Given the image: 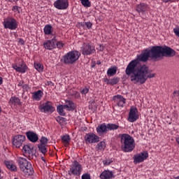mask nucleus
<instances>
[{"mask_svg": "<svg viewBox=\"0 0 179 179\" xmlns=\"http://www.w3.org/2000/svg\"><path fill=\"white\" fill-rule=\"evenodd\" d=\"M176 50L167 45H155L150 49H145L136 59L131 60L125 69V73L130 78L131 82L143 85L148 79L155 78V73H149V66L146 64H140L139 62H148L152 59L155 62L163 57H175Z\"/></svg>", "mask_w": 179, "mask_h": 179, "instance_id": "f257e3e1", "label": "nucleus"}, {"mask_svg": "<svg viewBox=\"0 0 179 179\" xmlns=\"http://www.w3.org/2000/svg\"><path fill=\"white\" fill-rule=\"evenodd\" d=\"M122 150L125 153H131L135 149V140L129 134H120Z\"/></svg>", "mask_w": 179, "mask_h": 179, "instance_id": "f03ea898", "label": "nucleus"}, {"mask_svg": "<svg viewBox=\"0 0 179 179\" xmlns=\"http://www.w3.org/2000/svg\"><path fill=\"white\" fill-rule=\"evenodd\" d=\"M80 58V53L78 50H71L63 55L61 62L64 65H73Z\"/></svg>", "mask_w": 179, "mask_h": 179, "instance_id": "7ed1b4c3", "label": "nucleus"}, {"mask_svg": "<svg viewBox=\"0 0 179 179\" xmlns=\"http://www.w3.org/2000/svg\"><path fill=\"white\" fill-rule=\"evenodd\" d=\"M3 26L4 29H8V30H16L19 27V22L15 17L8 16L3 19Z\"/></svg>", "mask_w": 179, "mask_h": 179, "instance_id": "20e7f679", "label": "nucleus"}, {"mask_svg": "<svg viewBox=\"0 0 179 179\" xmlns=\"http://www.w3.org/2000/svg\"><path fill=\"white\" fill-rule=\"evenodd\" d=\"M82 164L75 160L73 162L72 164L70 165V169L68 171L69 176H74L76 177H80L82 173Z\"/></svg>", "mask_w": 179, "mask_h": 179, "instance_id": "39448f33", "label": "nucleus"}, {"mask_svg": "<svg viewBox=\"0 0 179 179\" xmlns=\"http://www.w3.org/2000/svg\"><path fill=\"white\" fill-rule=\"evenodd\" d=\"M38 108L44 114H52L55 111V107H54L52 102L50 101H47L45 103L39 106Z\"/></svg>", "mask_w": 179, "mask_h": 179, "instance_id": "423d86ee", "label": "nucleus"}, {"mask_svg": "<svg viewBox=\"0 0 179 179\" xmlns=\"http://www.w3.org/2000/svg\"><path fill=\"white\" fill-rule=\"evenodd\" d=\"M81 52L83 55H92L96 52V49L94 45L90 42L83 43L81 47Z\"/></svg>", "mask_w": 179, "mask_h": 179, "instance_id": "0eeeda50", "label": "nucleus"}, {"mask_svg": "<svg viewBox=\"0 0 179 179\" xmlns=\"http://www.w3.org/2000/svg\"><path fill=\"white\" fill-rule=\"evenodd\" d=\"M149 10V5L146 3H140L136 6V12H138L140 17L143 19L146 16V12Z\"/></svg>", "mask_w": 179, "mask_h": 179, "instance_id": "6e6552de", "label": "nucleus"}, {"mask_svg": "<svg viewBox=\"0 0 179 179\" xmlns=\"http://www.w3.org/2000/svg\"><path fill=\"white\" fill-rule=\"evenodd\" d=\"M149 157V153L147 151L141 152L138 154L134 155L133 157L134 164H139L143 163Z\"/></svg>", "mask_w": 179, "mask_h": 179, "instance_id": "1a4fd4ad", "label": "nucleus"}, {"mask_svg": "<svg viewBox=\"0 0 179 179\" xmlns=\"http://www.w3.org/2000/svg\"><path fill=\"white\" fill-rule=\"evenodd\" d=\"M84 139L87 145H89L90 143H98V142H100V137L92 132L85 134Z\"/></svg>", "mask_w": 179, "mask_h": 179, "instance_id": "9d476101", "label": "nucleus"}, {"mask_svg": "<svg viewBox=\"0 0 179 179\" xmlns=\"http://www.w3.org/2000/svg\"><path fill=\"white\" fill-rule=\"evenodd\" d=\"M12 68L20 73H26V71H27V65L23 60L19 62L18 64H13Z\"/></svg>", "mask_w": 179, "mask_h": 179, "instance_id": "9b49d317", "label": "nucleus"}, {"mask_svg": "<svg viewBox=\"0 0 179 179\" xmlns=\"http://www.w3.org/2000/svg\"><path fill=\"white\" fill-rule=\"evenodd\" d=\"M26 141V136L24 135H15L13 137L12 143L14 148H19L22 145H23V142Z\"/></svg>", "mask_w": 179, "mask_h": 179, "instance_id": "f8f14e48", "label": "nucleus"}, {"mask_svg": "<svg viewBox=\"0 0 179 179\" xmlns=\"http://www.w3.org/2000/svg\"><path fill=\"white\" fill-rule=\"evenodd\" d=\"M139 120V114H138V108L134 106H131L129 110L128 122H135Z\"/></svg>", "mask_w": 179, "mask_h": 179, "instance_id": "ddd939ff", "label": "nucleus"}, {"mask_svg": "<svg viewBox=\"0 0 179 179\" xmlns=\"http://www.w3.org/2000/svg\"><path fill=\"white\" fill-rule=\"evenodd\" d=\"M53 5L58 10H66L67 8H69V1L68 0H56Z\"/></svg>", "mask_w": 179, "mask_h": 179, "instance_id": "4468645a", "label": "nucleus"}, {"mask_svg": "<svg viewBox=\"0 0 179 179\" xmlns=\"http://www.w3.org/2000/svg\"><path fill=\"white\" fill-rule=\"evenodd\" d=\"M16 162L20 167V170H24V166H27V167L30 169H31V163H30L26 158H23L22 157H18L16 159Z\"/></svg>", "mask_w": 179, "mask_h": 179, "instance_id": "2eb2a0df", "label": "nucleus"}, {"mask_svg": "<svg viewBox=\"0 0 179 179\" xmlns=\"http://www.w3.org/2000/svg\"><path fill=\"white\" fill-rule=\"evenodd\" d=\"M113 101H114L117 107L124 108L127 103V99L124 98L122 95L117 94L113 96Z\"/></svg>", "mask_w": 179, "mask_h": 179, "instance_id": "dca6fc26", "label": "nucleus"}, {"mask_svg": "<svg viewBox=\"0 0 179 179\" xmlns=\"http://www.w3.org/2000/svg\"><path fill=\"white\" fill-rule=\"evenodd\" d=\"M22 152L26 157H28L29 160H32L34 157V153L33 152V148L29 145H24L22 148Z\"/></svg>", "mask_w": 179, "mask_h": 179, "instance_id": "f3484780", "label": "nucleus"}, {"mask_svg": "<svg viewBox=\"0 0 179 179\" xmlns=\"http://www.w3.org/2000/svg\"><path fill=\"white\" fill-rule=\"evenodd\" d=\"M25 135L30 142L32 143H36L38 141V135L36 134L34 131H29L25 133Z\"/></svg>", "mask_w": 179, "mask_h": 179, "instance_id": "a211bd4d", "label": "nucleus"}, {"mask_svg": "<svg viewBox=\"0 0 179 179\" xmlns=\"http://www.w3.org/2000/svg\"><path fill=\"white\" fill-rule=\"evenodd\" d=\"M108 131V126L106 123H102L99 124L96 127V132L98 135H103V134H107Z\"/></svg>", "mask_w": 179, "mask_h": 179, "instance_id": "6ab92c4d", "label": "nucleus"}, {"mask_svg": "<svg viewBox=\"0 0 179 179\" xmlns=\"http://www.w3.org/2000/svg\"><path fill=\"white\" fill-rule=\"evenodd\" d=\"M114 173L110 170L103 171L99 176L101 179H112L114 178Z\"/></svg>", "mask_w": 179, "mask_h": 179, "instance_id": "aec40b11", "label": "nucleus"}, {"mask_svg": "<svg viewBox=\"0 0 179 179\" xmlns=\"http://www.w3.org/2000/svg\"><path fill=\"white\" fill-rule=\"evenodd\" d=\"M64 107H65L66 111H74V110H76V106L71 100H65Z\"/></svg>", "mask_w": 179, "mask_h": 179, "instance_id": "412c9836", "label": "nucleus"}, {"mask_svg": "<svg viewBox=\"0 0 179 179\" xmlns=\"http://www.w3.org/2000/svg\"><path fill=\"white\" fill-rule=\"evenodd\" d=\"M43 33L45 36H55L54 28L52 24H46L43 28Z\"/></svg>", "mask_w": 179, "mask_h": 179, "instance_id": "4be33fe9", "label": "nucleus"}, {"mask_svg": "<svg viewBox=\"0 0 179 179\" xmlns=\"http://www.w3.org/2000/svg\"><path fill=\"white\" fill-rule=\"evenodd\" d=\"M20 171H22V174L24 175L25 177H29L34 174V169H33V166L31 165V164L30 169H29V167H27V165H25L24 166V170H20Z\"/></svg>", "mask_w": 179, "mask_h": 179, "instance_id": "5701e85b", "label": "nucleus"}, {"mask_svg": "<svg viewBox=\"0 0 179 179\" xmlns=\"http://www.w3.org/2000/svg\"><path fill=\"white\" fill-rule=\"evenodd\" d=\"M43 47L45 50H48V51H52V50L55 48V42L48 40L43 43Z\"/></svg>", "mask_w": 179, "mask_h": 179, "instance_id": "b1692460", "label": "nucleus"}, {"mask_svg": "<svg viewBox=\"0 0 179 179\" xmlns=\"http://www.w3.org/2000/svg\"><path fill=\"white\" fill-rule=\"evenodd\" d=\"M44 95V92L41 90L32 92V99L34 101H40L41 99H43V96Z\"/></svg>", "mask_w": 179, "mask_h": 179, "instance_id": "393cba45", "label": "nucleus"}, {"mask_svg": "<svg viewBox=\"0 0 179 179\" xmlns=\"http://www.w3.org/2000/svg\"><path fill=\"white\" fill-rule=\"evenodd\" d=\"M4 164H5L6 167L8 170H10V171H13V172L17 171V167L16 166V165H15V164H13L12 162L4 161Z\"/></svg>", "mask_w": 179, "mask_h": 179, "instance_id": "a878e982", "label": "nucleus"}, {"mask_svg": "<svg viewBox=\"0 0 179 179\" xmlns=\"http://www.w3.org/2000/svg\"><path fill=\"white\" fill-rule=\"evenodd\" d=\"M117 66H113L111 67H110L108 71H107V76L111 77V76H114V75L117 74Z\"/></svg>", "mask_w": 179, "mask_h": 179, "instance_id": "bb28decb", "label": "nucleus"}, {"mask_svg": "<svg viewBox=\"0 0 179 179\" xmlns=\"http://www.w3.org/2000/svg\"><path fill=\"white\" fill-rule=\"evenodd\" d=\"M66 108L64 105H59L57 106V112L58 113L59 115L62 117H65L66 115V113H65Z\"/></svg>", "mask_w": 179, "mask_h": 179, "instance_id": "cd10ccee", "label": "nucleus"}, {"mask_svg": "<svg viewBox=\"0 0 179 179\" xmlns=\"http://www.w3.org/2000/svg\"><path fill=\"white\" fill-rule=\"evenodd\" d=\"M9 104H13V106H20L22 102H20V99L16 96H12L9 100Z\"/></svg>", "mask_w": 179, "mask_h": 179, "instance_id": "c85d7f7f", "label": "nucleus"}, {"mask_svg": "<svg viewBox=\"0 0 179 179\" xmlns=\"http://www.w3.org/2000/svg\"><path fill=\"white\" fill-rule=\"evenodd\" d=\"M62 142L64 144L65 146H68L71 142V137L69 135H64L62 136Z\"/></svg>", "mask_w": 179, "mask_h": 179, "instance_id": "c756f323", "label": "nucleus"}, {"mask_svg": "<svg viewBox=\"0 0 179 179\" xmlns=\"http://www.w3.org/2000/svg\"><path fill=\"white\" fill-rule=\"evenodd\" d=\"M34 65L38 72H43V71H44V66H43L41 63L35 62Z\"/></svg>", "mask_w": 179, "mask_h": 179, "instance_id": "7c9ffc66", "label": "nucleus"}, {"mask_svg": "<svg viewBox=\"0 0 179 179\" xmlns=\"http://www.w3.org/2000/svg\"><path fill=\"white\" fill-rule=\"evenodd\" d=\"M119 128L120 126L118 124L113 123L108 124V131H116V129H118Z\"/></svg>", "mask_w": 179, "mask_h": 179, "instance_id": "2f4dec72", "label": "nucleus"}, {"mask_svg": "<svg viewBox=\"0 0 179 179\" xmlns=\"http://www.w3.org/2000/svg\"><path fill=\"white\" fill-rule=\"evenodd\" d=\"M38 150H40V152H41V153H43V155H45V153H47V152H48V150H47V148L45 147V144H38Z\"/></svg>", "mask_w": 179, "mask_h": 179, "instance_id": "473e14b6", "label": "nucleus"}, {"mask_svg": "<svg viewBox=\"0 0 179 179\" xmlns=\"http://www.w3.org/2000/svg\"><path fill=\"white\" fill-rule=\"evenodd\" d=\"M118 82H120V78L118 77H114L113 78H110L109 79V85H110V86H114V85H117V83H118Z\"/></svg>", "mask_w": 179, "mask_h": 179, "instance_id": "72a5a7b5", "label": "nucleus"}, {"mask_svg": "<svg viewBox=\"0 0 179 179\" xmlns=\"http://www.w3.org/2000/svg\"><path fill=\"white\" fill-rule=\"evenodd\" d=\"M82 6H85V8H90L92 6V3L89 0H80Z\"/></svg>", "mask_w": 179, "mask_h": 179, "instance_id": "f704fd0d", "label": "nucleus"}, {"mask_svg": "<svg viewBox=\"0 0 179 179\" xmlns=\"http://www.w3.org/2000/svg\"><path fill=\"white\" fill-rule=\"evenodd\" d=\"M97 146L99 150H104L106 149V142L101 141L97 144Z\"/></svg>", "mask_w": 179, "mask_h": 179, "instance_id": "c9c22d12", "label": "nucleus"}, {"mask_svg": "<svg viewBox=\"0 0 179 179\" xmlns=\"http://www.w3.org/2000/svg\"><path fill=\"white\" fill-rule=\"evenodd\" d=\"M113 162H114L113 158L106 159L105 160L103 161V166H110V164H111V163H113Z\"/></svg>", "mask_w": 179, "mask_h": 179, "instance_id": "e433bc0d", "label": "nucleus"}, {"mask_svg": "<svg viewBox=\"0 0 179 179\" xmlns=\"http://www.w3.org/2000/svg\"><path fill=\"white\" fill-rule=\"evenodd\" d=\"M65 46V43L62 42V41H59L56 43V47L58 48V50H62L64 47Z\"/></svg>", "mask_w": 179, "mask_h": 179, "instance_id": "4c0bfd02", "label": "nucleus"}, {"mask_svg": "<svg viewBox=\"0 0 179 179\" xmlns=\"http://www.w3.org/2000/svg\"><path fill=\"white\" fill-rule=\"evenodd\" d=\"M85 25L86 26L87 29H88V30H90V29L93 27V24H92L90 22H85L84 24H81L83 27H85Z\"/></svg>", "mask_w": 179, "mask_h": 179, "instance_id": "58836bf2", "label": "nucleus"}, {"mask_svg": "<svg viewBox=\"0 0 179 179\" xmlns=\"http://www.w3.org/2000/svg\"><path fill=\"white\" fill-rule=\"evenodd\" d=\"M48 143V138L47 137L42 136L40 139V143L41 145H47Z\"/></svg>", "mask_w": 179, "mask_h": 179, "instance_id": "ea45409f", "label": "nucleus"}, {"mask_svg": "<svg viewBox=\"0 0 179 179\" xmlns=\"http://www.w3.org/2000/svg\"><path fill=\"white\" fill-rule=\"evenodd\" d=\"M12 10L15 13H16V12H17V13H20V6H13L12 7Z\"/></svg>", "mask_w": 179, "mask_h": 179, "instance_id": "a19ab883", "label": "nucleus"}, {"mask_svg": "<svg viewBox=\"0 0 179 179\" xmlns=\"http://www.w3.org/2000/svg\"><path fill=\"white\" fill-rule=\"evenodd\" d=\"M81 94H87L89 93V87H85L80 91Z\"/></svg>", "mask_w": 179, "mask_h": 179, "instance_id": "79ce46f5", "label": "nucleus"}, {"mask_svg": "<svg viewBox=\"0 0 179 179\" xmlns=\"http://www.w3.org/2000/svg\"><path fill=\"white\" fill-rule=\"evenodd\" d=\"M72 96H74L76 99H79V97H80V93H79L78 91H73Z\"/></svg>", "mask_w": 179, "mask_h": 179, "instance_id": "37998d69", "label": "nucleus"}, {"mask_svg": "<svg viewBox=\"0 0 179 179\" xmlns=\"http://www.w3.org/2000/svg\"><path fill=\"white\" fill-rule=\"evenodd\" d=\"M173 33L176 37H179V26L173 29Z\"/></svg>", "mask_w": 179, "mask_h": 179, "instance_id": "c03bdc74", "label": "nucleus"}, {"mask_svg": "<svg viewBox=\"0 0 179 179\" xmlns=\"http://www.w3.org/2000/svg\"><path fill=\"white\" fill-rule=\"evenodd\" d=\"M82 179H91L90 178V175H89L88 173H84L83 174V176H81Z\"/></svg>", "mask_w": 179, "mask_h": 179, "instance_id": "a18cd8bd", "label": "nucleus"}, {"mask_svg": "<svg viewBox=\"0 0 179 179\" xmlns=\"http://www.w3.org/2000/svg\"><path fill=\"white\" fill-rule=\"evenodd\" d=\"M22 89L24 92H27V90H29V85L24 84V85H22Z\"/></svg>", "mask_w": 179, "mask_h": 179, "instance_id": "49530a36", "label": "nucleus"}, {"mask_svg": "<svg viewBox=\"0 0 179 179\" xmlns=\"http://www.w3.org/2000/svg\"><path fill=\"white\" fill-rule=\"evenodd\" d=\"M24 85V81H23V80H20V81L18 82L17 86H18V87H22Z\"/></svg>", "mask_w": 179, "mask_h": 179, "instance_id": "de8ad7c7", "label": "nucleus"}, {"mask_svg": "<svg viewBox=\"0 0 179 179\" xmlns=\"http://www.w3.org/2000/svg\"><path fill=\"white\" fill-rule=\"evenodd\" d=\"M6 2H10L11 3H13V2H15V3H17V2H19V0H5Z\"/></svg>", "mask_w": 179, "mask_h": 179, "instance_id": "09e8293b", "label": "nucleus"}, {"mask_svg": "<svg viewBox=\"0 0 179 179\" xmlns=\"http://www.w3.org/2000/svg\"><path fill=\"white\" fill-rule=\"evenodd\" d=\"M53 36H54L53 38L50 41H52V43H55V41H57V36H55V35Z\"/></svg>", "mask_w": 179, "mask_h": 179, "instance_id": "8fccbe9b", "label": "nucleus"}, {"mask_svg": "<svg viewBox=\"0 0 179 179\" xmlns=\"http://www.w3.org/2000/svg\"><path fill=\"white\" fill-rule=\"evenodd\" d=\"M57 120H59V121L64 122V121H65V117H62L61 116H59V117H57Z\"/></svg>", "mask_w": 179, "mask_h": 179, "instance_id": "3c124183", "label": "nucleus"}, {"mask_svg": "<svg viewBox=\"0 0 179 179\" xmlns=\"http://www.w3.org/2000/svg\"><path fill=\"white\" fill-rule=\"evenodd\" d=\"M103 82H105V83H106L107 85H110V83H109L110 79H108V78H104Z\"/></svg>", "mask_w": 179, "mask_h": 179, "instance_id": "603ef678", "label": "nucleus"}, {"mask_svg": "<svg viewBox=\"0 0 179 179\" xmlns=\"http://www.w3.org/2000/svg\"><path fill=\"white\" fill-rule=\"evenodd\" d=\"M165 3H167L169 2H173L172 0H162Z\"/></svg>", "mask_w": 179, "mask_h": 179, "instance_id": "864d4df0", "label": "nucleus"}, {"mask_svg": "<svg viewBox=\"0 0 179 179\" xmlns=\"http://www.w3.org/2000/svg\"><path fill=\"white\" fill-rule=\"evenodd\" d=\"M2 83H3V79L0 76V86L2 85Z\"/></svg>", "mask_w": 179, "mask_h": 179, "instance_id": "5fc2aeb1", "label": "nucleus"}, {"mask_svg": "<svg viewBox=\"0 0 179 179\" xmlns=\"http://www.w3.org/2000/svg\"><path fill=\"white\" fill-rule=\"evenodd\" d=\"M48 85H52V86H54V83L52 81H48Z\"/></svg>", "mask_w": 179, "mask_h": 179, "instance_id": "6e6d98bb", "label": "nucleus"}, {"mask_svg": "<svg viewBox=\"0 0 179 179\" xmlns=\"http://www.w3.org/2000/svg\"><path fill=\"white\" fill-rule=\"evenodd\" d=\"M20 43H22V44H24V41H23V39H20Z\"/></svg>", "mask_w": 179, "mask_h": 179, "instance_id": "4d7b16f0", "label": "nucleus"}, {"mask_svg": "<svg viewBox=\"0 0 179 179\" xmlns=\"http://www.w3.org/2000/svg\"><path fill=\"white\" fill-rule=\"evenodd\" d=\"M96 64H97V65H101V62L97 61V62H96Z\"/></svg>", "mask_w": 179, "mask_h": 179, "instance_id": "13d9d810", "label": "nucleus"}, {"mask_svg": "<svg viewBox=\"0 0 179 179\" xmlns=\"http://www.w3.org/2000/svg\"><path fill=\"white\" fill-rule=\"evenodd\" d=\"M41 160H42L43 162H45V158H44V157H41Z\"/></svg>", "mask_w": 179, "mask_h": 179, "instance_id": "bf43d9fd", "label": "nucleus"}, {"mask_svg": "<svg viewBox=\"0 0 179 179\" xmlns=\"http://www.w3.org/2000/svg\"><path fill=\"white\" fill-rule=\"evenodd\" d=\"M99 51H103V48H101V45H100Z\"/></svg>", "mask_w": 179, "mask_h": 179, "instance_id": "052dcab7", "label": "nucleus"}, {"mask_svg": "<svg viewBox=\"0 0 179 179\" xmlns=\"http://www.w3.org/2000/svg\"><path fill=\"white\" fill-rule=\"evenodd\" d=\"M1 113H2V107H1V106H0V114H1Z\"/></svg>", "mask_w": 179, "mask_h": 179, "instance_id": "680f3d73", "label": "nucleus"}, {"mask_svg": "<svg viewBox=\"0 0 179 179\" xmlns=\"http://www.w3.org/2000/svg\"><path fill=\"white\" fill-rule=\"evenodd\" d=\"M174 179H179V176L174 178Z\"/></svg>", "mask_w": 179, "mask_h": 179, "instance_id": "e2e57ef3", "label": "nucleus"}, {"mask_svg": "<svg viewBox=\"0 0 179 179\" xmlns=\"http://www.w3.org/2000/svg\"><path fill=\"white\" fill-rule=\"evenodd\" d=\"M92 68H94V65H92Z\"/></svg>", "mask_w": 179, "mask_h": 179, "instance_id": "0e129e2a", "label": "nucleus"}, {"mask_svg": "<svg viewBox=\"0 0 179 179\" xmlns=\"http://www.w3.org/2000/svg\"><path fill=\"white\" fill-rule=\"evenodd\" d=\"M0 173H1V169H0Z\"/></svg>", "mask_w": 179, "mask_h": 179, "instance_id": "69168bd1", "label": "nucleus"}]
</instances>
